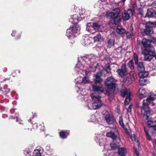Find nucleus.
Here are the masks:
<instances>
[{
  "mask_svg": "<svg viewBox=\"0 0 156 156\" xmlns=\"http://www.w3.org/2000/svg\"><path fill=\"white\" fill-rule=\"evenodd\" d=\"M147 81V80L144 79V78L140 77L139 82L140 85L142 86L146 84Z\"/></svg>",
  "mask_w": 156,
  "mask_h": 156,
  "instance_id": "473e14b6",
  "label": "nucleus"
},
{
  "mask_svg": "<svg viewBox=\"0 0 156 156\" xmlns=\"http://www.w3.org/2000/svg\"><path fill=\"white\" fill-rule=\"evenodd\" d=\"M142 44L144 48H146L147 49L148 47L151 45V42L150 41L144 38L142 40Z\"/></svg>",
  "mask_w": 156,
  "mask_h": 156,
  "instance_id": "a878e982",
  "label": "nucleus"
},
{
  "mask_svg": "<svg viewBox=\"0 0 156 156\" xmlns=\"http://www.w3.org/2000/svg\"><path fill=\"white\" fill-rule=\"evenodd\" d=\"M82 41V44L84 46H88L91 43L92 38L88 36H83Z\"/></svg>",
  "mask_w": 156,
  "mask_h": 156,
  "instance_id": "f3484780",
  "label": "nucleus"
},
{
  "mask_svg": "<svg viewBox=\"0 0 156 156\" xmlns=\"http://www.w3.org/2000/svg\"><path fill=\"white\" fill-rule=\"evenodd\" d=\"M33 155L34 156H41L40 151L39 150H35L34 152Z\"/></svg>",
  "mask_w": 156,
  "mask_h": 156,
  "instance_id": "f704fd0d",
  "label": "nucleus"
},
{
  "mask_svg": "<svg viewBox=\"0 0 156 156\" xmlns=\"http://www.w3.org/2000/svg\"><path fill=\"white\" fill-rule=\"evenodd\" d=\"M156 15L155 11L152 9H149L147 10L146 16L147 17H153Z\"/></svg>",
  "mask_w": 156,
  "mask_h": 156,
  "instance_id": "4be33fe9",
  "label": "nucleus"
},
{
  "mask_svg": "<svg viewBox=\"0 0 156 156\" xmlns=\"http://www.w3.org/2000/svg\"><path fill=\"white\" fill-rule=\"evenodd\" d=\"M152 156H156V155L155 154H153L152 155Z\"/></svg>",
  "mask_w": 156,
  "mask_h": 156,
  "instance_id": "69168bd1",
  "label": "nucleus"
},
{
  "mask_svg": "<svg viewBox=\"0 0 156 156\" xmlns=\"http://www.w3.org/2000/svg\"><path fill=\"white\" fill-rule=\"evenodd\" d=\"M96 119L95 116L94 115H92L91 116L89 121L94 122L95 120Z\"/></svg>",
  "mask_w": 156,
  "mask_h": 156,
  "instance_id": "37998d69",
  "label": "nucleus"
},
{
  "mask_svg": "<svg viewBox=\"0 0 156 156\" xmlns=\"http://www.w3.org/2000/svg\"><path fill=\"white\" fill-rule=\"evenodd\" d=\"M16 31L15 30H13L11 35L12 36L14 37L15 36Z\"/></svg>",
  "mask_w": 156,
  "mask_h": 156,
  "instance_id": "6e6d98bb",
  "label": "nucleus"
},
{
  "mask_svg": "<svg viewBox=\"0 0 156 156\" xmlns=\"http://www.w3.org/2000/svg\"><path fill=\"white\" fill-rule=\"evenodd\" d=\"M152 7L156 8V1L154 2L151 5Z\"/></svg>",
  "mask_w": 156,
  "mask_h": 156,
  "instance_id": "5fc2aeb1",
  "label": "nucleus"
},
{
  "mask_svg": "<svg viewBox=\"0 0 156 156\" xmlns=\"http://www.w3.org/2000/svg\"><path fill=\"white\" fill-rule=\"evenodd\" d=\"M134 151H135V154H136V156H139V154L138 153V151L137 150V149L136 148L134 147Z\"/></svg>",
  "mask_w": 156,
  "mask_h": 156,
  "instance_id": "603ef678",
  "label": "nucleus"
},
{
  "mask_svg": "<svg viewBox=\"0 0 156 156\" xmlns=\"http://www.w3.org/2000/svg\"><path fill=\"white\" fill-rule=\"evenodd\" d=\"M127 150L124 147H119L118 151V156H126Z\"/></svg>",
  "mask_w": 156,
  "mask_h": 156,
  "instance_id": "5701e85b",
  "label": "nucleus"
},
{
  "mask_svg": "<svg viewBox=\"0 0 156 156\" xmlns=\"http://www.w3.org/2000/svg\"><path fill=\"white\" fill-rule=\"evenodd\" d=\"M100 28V25L96 23H89L87 25V30L91 34L96 33Z\"/></svg>",
  "mask_w": 156,
  "mask_h": 156,
  "instance_id": "6e6552de",
  "label": "nucleus"
},
{
  "mask_svg": "<svg viewBox=\"0 0 156 156\" xmlns=\"http://www.w3.org/2000/svg\"><path fill=\"white\" fill-rule=\"evenodd\" d=\"M133 12L131 9H129L127 11L124 10L122 13V18L124 20H128L133 15Z\"/></svg>",
  "mask_w": 156,
  "mask_h": 156,
  "instance_id": "2eb2a0df",
  "label": "nucleus"
},
{
  "mask_svg": "<svg viewBox=\"0 0 156 156\" xmlns=\"http://www.w3.org/2000/svg\"><path fill=\"white\" fill-rule=\"evenodd\" d=\"M114 40L112 39H110L108 42V47L109 48H110L114 45Z\"/></svg>",
  "mask_w": 156,
  "mask_h": 156,
  "instance_id": "72a5a7b5",
  "label": "nucleus"
},
{
  "mask_svg": "<svg viewBox=\"0 0 156 156\" xmlns=\"http://www.w3.org/2000/svg\"><path fill=\"white\" fill-rule=\"evenodd\" d=\"M45 149L47 151H52L50 148V145H47L45 147Z\"/></svg>",
  "mask_w": 156,
  "mask_h": 156,
  "instance_id": "09e8293b",
  "label": "nucleus"
},
{
  "mask_svg": "<svg viewBox=\"0 0 156 156\" xmlns=\"http://www.w3.org/2000/svg\"><path fill=\"white\" fill-rule=\"evenodd\" d=\"M132 106L131 105H130L128 108L127 109V112H128L130 113L131 111V109L132 108Z\"/></svg>",
  "mask_w": 156,
  "mask_h": 156,
  "instance_id": "de8ad7c7",
  "label": "nucleus"
},
{
  "mask_svg": "<svg viewBox=\"0 0 156 156\" xmlns=\"http://www.w3.org/2000/svg\"><path fill=\"white\" fill-rule=\"evenodd\" d=\"M126 34L127 37L128 38L131 37L133 35V34L131 30L129 31H127L126 33Z\"/></svg>",
  "mask_w": 156,
  "mask_h": 156,
  "instance_id": "c9c22d12",
  "label": "nucleus"
},
{
  "mask_svg": "<svg viewBox=\"0 0 156 156\" xmlns=\"http://www.w3.org/2000/svg\"><path fill=\"white\" fill-rule=\"evenodd\" d=\"M110 146L113 149H115L116 147V145L114 143H112L110 144Z\"/></svg>",
  "mask_w": 156,
  "mask_h": 156,
  "instance_id": "8fccbe9b",
  "label": "nucleus"
},
{
  "mask_svg": "<svg viewBox=\"0 0 156 156\" xmlns=\"http://www.w3.org/2000/svg\"><path fill=\"white\" fill-rule=\"evenodd\" d=\"M147 124L148 126L154 127L156 126V121L150 120L147 122Z\"/></svg>",
  "mask_w": 156,
  "mask_h": 156,
  "instance_id": "2f4dec72",
  "label": "nucleus"
},
{
  "mask_svg": "<svg viewBox=\"0 0 156 156\" xmlns=\"http://www.w3.org/2000/svg\"><path fill=\"white\" fill-rule=\"evenodd\" d=\"M119 121L120 125L123 128L127 135H130V129H128L127 126H124L122 117L120 116L119 117Z\"/></svg>",
  "mask_w": 156,
  "mask_h": 156,
  "instance_id": "a211bd4d",
  "label": "nucleus"
},
{
  "mask_svg": "<svg viewBox=\"0 0 156 156\" xmlns=\"http://www.w3.org/2000/svg\"><path fill=\"white\" fill-rule=\"evenodd\" d=\"M20 37H21V35L20 34V35H18L16 37V38L17 39H18L20 38Z\"/></svg>",
  "mask_w": 156,
  "mask_h": 156,
  "instance_id": "bf43d9fd",
  "label": "nucleus"
},
{
  "mask_svg": "<svg viewBox=\"0 0 156 156\" xmlns=\"http://www.w3.org/2000/svg\"><path fill=\"white\" fill-rule=\"evenodd\" d=\"M152 55L153 56V57H154L156 58V53H155L154 54H153V55Z\"/></svg>",
  "mask_w": 156,
  "mask_h": 156,
  "instance_id": "680f3d73",
  "label": "nucleus"
},
{
  "mask_svg": "<svg viewBox=\"0 0 156 156\" xmlns=\"http://www.w3.org/2000/svg\"><path fill=\"white\" fill-rule=\"evenodd\" d=\"M102 80L98 74L94 75V81L91 82L93 91L105 93L107 92L105 89L102 87Z\"/></svg>",
  "mask_w": 156,
  "mask_h": 156,
  "instance_id": "7ed1b4c3",
  "label": "nucleus"
},
{
  "mask_svg": "<svg viewBox=\"0 0 156 156\" xmlns=\"http://www.w3.org/2000/svg\"><path fill=\"white\" fill-rule=\"evenodd\" d=\"M153 128L154 131L156 132V126H155Z\"/></svg>",
  "mask_w": 156,
  "mask_h": 156,
  "instance_id": "052dcab7",
  "label": "nucleus"
},
{
  "mask_svg": "<svg viewBox=\"0 0 156 156\" xmlns=\"http://www.w3.org/2000/svg\"><path fill=\"white\" fill-rule=\"evenodd\" d=\"M154 145L155 149L156 150V139L154 141Z\"/></svg>",
  "mask_w": 156,
  "mask_h": 156,
  "instance_id": "4d7b16f0",
  "label": "nucleus"
},
{
  "mask_svg": "<svg viewBox=\"0 0 156 156\" xmlns=\"http://www.w3.org/2000/svg\"><path fill=\"white\" fill-rule=\"evenodd\" d=\"M130 133H131V131L130 130V135H128L132 139V140L133 141H136V142L138 143V140H136L135 137V135L134 134H132L130 135Z\"/></svg>",
  "mask_w": 156,
  "mask_h": 156,
  "instance_id": "ea45409f",
  "label": "nucleus"
},
{
  "mask_svg": "<svg viewBox=\"0 0 156 156\" xmlns=\"http://www.w3.org/2000/svg\"><path fill=\"white\" fill-rule=\"evenodd\" d=\"M74 10L69 19V21L72 23H77L85 17L83 15L85 11L83 9H79L76 8Z\"/></svg>",
  "mask_w": 156,
  "mask_h": 156,
  "instance_id": "20e7f679",
  "label": "nucleus"
},
{
  "mask_svg": "<svg viewBox=\"0 0 156 156\" xmlns=\"http://www.w3.org/2000/svg\"><path fill=\"white\" fill-rule=\"evenodd\" d=\"M80 30L79 25L76 23L74 24L67 30L66 35L69 39L73 38L80 34Z\"/></svg>",
  "mask_w": 156,
  "mask_h": 156,
  "instance_id": "39448f33",
  "label": "nucleus"
},
{
  "mask_svg": "<svg viewBox=\"0 0 156 156\" xmlns=\"http://www.w3.org/2000/svg\"><path fill=\"white\" fill-rule=\"evenodd\" d=\"M122 0V2H124L126 1V0Z\"/></svg>",
  "mask_w": 156,
  "mask_h": 156,
  "instance_id": "338daca9",
  "label": "nucleus"
},
{
  "mask_svg": "<svg viewBox=\"0 0 156 156\" xmlns=\"http://www.w3.org/2000/svg\"><path fill=\"white\" fill-rule=\"evenodd\" d=\"M137 64L138 69L139 72L144 70L145 67L143 65V62H140L139 63H137V64Z\"/></svg>",
  "mask_w": 156,
  "mask_h": 156,
  "instance_id": "7c9ffc66",
  "label": "nucleus"
},
{
  "mask_svg": "<svg viewBox=\"0 0 156 156\" xmlns=\"http://www.w3.org/2000/svg\"><path fill=\"white\" fill-rule=\"evenodd\" d=\"M69 131L67 130L64 131L62 130L59 133V136L62 139H65L69 135Z\"/></svg>",
  "mask_w": 156,
  "mask_h": 156,
  "instance_id": "393cba45",
  "label": "nucleus"
},
{
  "mask_svg": "<svg viewBox=\"0 0 156 156\" xmlns=\"http://www.w3.org/2000/svg\"><path fill=\"white\" fill-rule=\"evenodd\" d=\"M117 72L119 75V76L121 77L126 75L127 73L126 65L123 64L121 66V69H118Z\"/></svg>",
  "mask_w": 156,
  "mask_h": 156,
  "instance_id": "dca6fc26",
  "label": "nucleus"
},
{
  "mask_svg": "<svg viewBox=\"0 0 156 156\" xmlns=\"http://www.w3.org/2000/svg\"><path fill=\"white\" fill-rule=\"evenodd\" d=\"M116 80L113 77H108L105 80V84L108 89L111 90L113 93L115 87Z\"/></svg>",
  "mask_w": 156,
  "mask_h": 156,
  "instance_id": "0eeeda50",
  "label": "nucleus"
},
{
  "mask_svg": "<svg viewBox=\"0 0 156 156\" xmlns=\"http://www.w3.org/2000/svg\"><path fill=\"white\" fill-rule=\"evenodd\" d=\"M116 32L119 34H121L125 32V30L122 27L118 26L116 28Z\"/></svg>",
  "mask_w": 156,
  "mask_h": 156,
  "instance_id": "cd10ccee",
  "label": "nucleus"
},
{
  "mask_svg": "<svg viewBox=\"0 0 156 156\" xmlns=\"http://www.w3.org/2000/svg\"><path fill=\"white\" fill-rule=\"evenodd\" d=\"M147 47H148V48H147V49L146 48H144V50L145 51V52H146V51L147 52L151 53L152 54H154V47L151 45H150L149 46H147ZM143 50H144V49Z\"/></svg>",
  "mask_w": 156,
  "mask_h": 156,
  "instance_id": "c756f323",
  "label": "nucleus"
},
{
  "mask_svg": "<svg viewBox=\"0 0 156 156\" xmlns=\"http://www.w3.org/2000/svg\"><path fill=\"white\" fill-rule=\"evenodd\" d=\"M142 53L144 55V59L145 61H150L153 58V56L145 52V51L144 50L143 48H142Z\"/></svg>",
  "mask_w": 156,
  "mask_h": 156,
  "instance_id": "6ab92c4d",
  "label": "nucleus"
},
{
  "mask_svg": "<svg viewBox=\"0 0 156 156\" xmlns=\"http://www.w3.org/2000/svg\"><path fill=\"white\" fill-rule=\"evenodd\" d=\"M145 27L144 29V32L146 35L152 34L153 33V27L156 26V23L155 22H147L145 24H142Z\"/></svg>",
  "mask_w": 156,
  "mask_h": 156,
  "instance_id": "1a4fd4ad",
  "label": "nucleus"
},
{
  "mask_svg": "<svg viewBox=\"0 0 156 156\" xmlns=\"http://www.w3.org/2000/svg\"><path fill=\"white\" fill-rule=\"evenodd\" d=\"M138 97L140 98H143L145 97L147 95L146 90L143 88H141L138 90Z\"/></svg>",
  "mask_w": 156,
  "mask_h": 156,
  "instance_id": "aec40b11",
  "label": "nucleus"
},
{
  "mask_svg": "<svg viewBox=\"0 0 156 156\" xmlns=\"http://www.w3.org/2000/svg\"><path fill=\"white\" fill-rule=\"evenodd\" d=\"M136 74L134 71H131L130 73V74L126 77L124 79L123 82L125 85H130L132 81L135 80V77Z\"/></svg>",
  "mask_w": 156,
  "mask_h": 156,
  "instance_id": "ddd939ff",
  "label": "nucleus"
},
{
  "mask_svg": "<svg viewBox=\"0 0 156 156\" xmlns=\"http://www.w3.org/2000/svg\"><path fill=\"white\" fill-rule=\"evenodd\" d=\"M155 99H156V94L153 93H151L147 95V98L143 101L141 111L143 117L146 119L151 118V115L148 105Z\"/></svg>",
  "mask_w": 156,
  "mask_h": 156,
  "instance_id": "f03ea898",
  "label": "nucleus"
},
{
  "mask_svg": "<svg viewBox=\"0 0 156 156\" xmlns=\"http://www.w3.org/2000/svg\"><path fill=\"white\" fill-rule=\"evenodd\" d=\"M98 57L91 55L87 57H81L78 58L79 61L76 64L75 70L79 74L83 76L90 75V72H94L96 69V64L94 63Z\"/></svg>",
  "mask_w": 156,
  "mask_h": 156,
  "instance_id": "f257e3e1",
  "label": "nucleus"
},
{
  "mask_svg": "<svg viewBox=\"0 0 156 156\" xmlns=\"http://www.w3.org/2000/svg\"><path fill=\"white\" fill-rule=\"evenodd\" d=\"M83 98H84V101H86L87 100V99L86 98H87V96L86 95H84Z\"/></svg>",
  "mask_w": 156,
  "mask_h": 156,
  "instance_id": "13d9d810",
  "label": "nucleus"
},
{
  "mask_svg": "<svg viewBox=\"0 0 156 156\" xmlns=\"http://www.w3.org/2000/svg\"><path fill=\"white\" fill-rule=\"evenodd\" d=\"M81 92V91L80 90H77V92L79 93H80V92Z\"/></svg>",
  "mask_w": 156,
  "mask_h": 156,
  "instance_id": "0e129e2a",
  "label": "nucleus"
},
{
  "mask_svg": "<svg viewBox=\"0 0 156 156\" xmlns=\"http://www.w3.org/2000/svg\"><path fill=\"white\" fill-rule=\"evenodd\" d=\"M4 89L5 90V91L8 92L10 90V89L9 88L7 85H5L4 86Z\"/></svg>",
  "mask_w": 156,
  "mask_h": 156,
  "instance_id": "49530a36",
  "label": "nucleus"
},
{
  "mask_svg": "<svg viewBox=\"0 0 156 156\" xmlns=\"http://www.w3.org/2000/svg\"><path fill=\"white\" fill-rule=\"evenodd\" d=\"M120 10L118 9H116L109 13L112 18L113 19L114 23L115 24H118L120 21L121 17L119 15Z\"/></svg>",
  "mask_w": 156,
  "mask_h": 156,
  "instance_id": "9b49d317",
  "label": "nucleus"
},
{
  "mask_svg": "<svg viewBox=\"0 0 156 156\" xmlns=\"http://www.w3.org/2000/svg\"><path fill=\"white\" fill-rule=\"evenodd\" d=\"M134 58L135 63L136 64L138 62V58L137 54L135 53L134 54Z\"/></svg>",
  "mask_w": 156,
  "mask_h": 156,
  "instance_id": "58836bf2",
  "label": "nucleus"
},
{
  "mask_svg": "<svg viewBox=\"0 0 156 156\" xmlns=\"http://www.w3.org/2000/svg\"><path fill=\"white\" fill-rule=\"evenodd\" d=\"M141 7H144L145 5V0H138Z\"/></svg>",
  "mask_w": 156,
  "mask_h": 156,
  "instance_id": "79ce46f5",
  "label": "nucleus"
},
{
  "mask_svg": "<svg viewBox=\"0 0 156 156\" xmlns=\"http://www.w3.org/2000/svg\"><path fill=\"white\" fill-rule=\"evenodd\" d=\"M149 73L147 71H141L139 73V75L140 77L145 78L148 75Z\"/></svg>",
  "mask_w": 156,
  "mask_h": 156,
  "instance_id": "c85d7f7f",
  "label": "nucleus"
},
{
  "mask_svg": "<svg viewBox=\"0 0 156 156\" xmlns=\"http://www.w3.org/2000/svg\"><path fill=\"white\" fill-rule=\"evenodd\" d=\"M41 126H42V127H41V128L40 129V130L42 131H44V124L43 123H42V124H41Z\"/></svg>",
  "mask_w": 156,
  "mask_h": 156,
  "instance_id": "3c124183",
  "label": "nucleus"
},
{
  "mask_svg": "<svg viewBox=\"0 0 156 156\" xmlns=\"http://www.w3.org/2000/svg\"><path fill=\"white\" fill-rule=\"evenodd\" d=\"M16 121L20 124L23 125V121L19 119L17 116H16Z\"/></svg>",
  "mask_w": 156,
  "mask_h": 156,
  "instance_id": "c03bdc74",
  "label": "nucleus"
},
{
  "mask_svg": "<svg viewBox=\"0 0 156 156\" xmlns=\"http://www.w3.org/2000/svg\"><path fill=\"white\" fill-rule=\"evenodd\" d=\"M23 153L26 156H31V152L27 150L24 151Z\"/></svg>",
  "mask_w": 156,
  "mask_h": 156,
  "instance_id": "a19ab883",
  "label": "nucleus"
},
{
  "mask_svg": "<svg viewBox=\"0 0 156 156\" xmlns=\"http://www.w3.org/2000/svg\"><path fill=\"white\" fill-rule=\"evenodd\" d=\"M118 132V130L116 128H115L113 132L112 130L111 131L107 132L106 134V136L107 137H110L113 140H115L116 139L117 136L115 134V133H116Z\"/></svg>",
  "mask_w": 156,
  "mask_h": 156,
  "instance_id": "412c9836",
  "label": "nucleus"
},
{
  "mask_svg": "<svg viewBox=\"0 0 156 156\" xmlns=\"http://www.w3.org/2000/svg\"><path fill=\"white\" fill-rule=\"evenodd\" d=\"M121 95L122 97L126 96L125 102V104L127 105L129 102L133 94L129 89L124 88L121 90Z\"/></svg>",
  "mask_w": 156,
  "mask_h": 156,
  "instance_id": "9d476101",
  "label": "nucleus"
},
{
  "mask_svg": "<svg viewBox=\"0 0 156 156\" xmlns=\"http://www.w3.org/2000/svg\"><path fill=\"white\" fill-rule=\"evenodd\" d=\"M127 64L128 67H129L131 69H132L134 68L133 62L132 60H129L128 63Z\"/></svg>",
  "mask_w": 156,
  "mask_h": 156,
  "instance_id": "e433bc0d",
  "label": "nucleus"
},
{
  "mask_svg": "<svg viewBox=\"0 0 156 156\" xmlns=\"http://www.w3.org/2000/svg\"><path fill=\"white\" fill-rule=\"evenodd\" d=\"M95 140L97 142L98 141L100 145H102L103 144L104 146V149L103 150V152H106L105 153H104V154L105 156H109V154L108 152V151H107L105 149V148L107 147V145L105 146L104 145V143L106 141V140L105 138H104L102 137H101L100 136H97L96 139Z\"/></svg>",
  "mask_w": 156,
  "mask_h": 156,
  "instance_id": "4468645a",
  "label": "nucleus"
},
{
  "mask_svg": "<svg viewBox=\"0 0 156 156\" xmlns=\"http://www.w3.org/2000/svg\"><path fill=\"white\" fill-rule=\"evenodd\" d=\"M76 81V87H77L78 89H79V87L78 86V84L80 85L81 83L85 84L88 83L90 82V79L88 77H82L81 76H80L77 79L75 80Z\"/></svg>",
  "mask_w": 156,
  "mask_h": 156,
  "instance_id": "f8f14e48",
  "label": "nucleus"
},
{
  "mask_svg": "<svg viewBox=\"0 0 156 156\" xmlns=\"http://www.w3.org/2000/svg\"><path fill=\"white\" fill-rule=\"evenodd\" d=\"M144 128L146 136H147V139L149 140H151V138L148 133V131L146 129L145 127H144Z\"/></svg>",
  "mask_w": 156,
  "mask_h": 156,
  "instance_id": "4c0bfd02",
  "label": "nucleus"
},
{
  "mask_svg": "<svg viewBox=\"0 0 156 156\" xmlns=\"http://www.w3.org/2000/svg\"><path fill=\"white\" fill-rule=\"evenodd\" d=\"M37 124L36 123H33V128L34 129H37Z\"/></svg>",
  "mask_w": 156,
  "mask_h": 156,
  "instance_id": "864d4df0",
  "label": "nucleus"
},
{
  "mask_svg": "<svg viewBox=\"0 0 156 156\" xmlns=\"http://www.w3.org/2000/svg\"><path fill=\"white\" fill-rule=\"evenodd\" d=\"M122 0V2H124L126 1V0Z\"/></svg>",
  "mask_w": 156,
  "mask_h": 156,
  "instance_id": "774afa93",
  "label": "nucleus"
},
{
  "mask_svg": "<svg viewBox=\"0 0 156 156\" xmlns=\"http://www.w3.org/2000/svg\"><path fill=\"white\" fill-rule=\"evenodd\" d=\"M100 0L102 2H105L106 0Z\"/></svg>",
  "mask_w": 156,
  "mask_h": 156,
  "instance_id": "e2e57ef3",
  "label": "nucleus"
},
{
  "mask_svg": "<svg viewBox=\"0 0 156 156\" xmlns=\"http://www.w3.org/2000/svg\"><path fill=\"white\" fill-rule=\"evenodd\" d=\"M105 119L107 122L109 124H112L114 122L113 117L109 114L106 115Z\"/></svg>",
  "mask_w": 156,
  "mask_h": 156,
  "instance_id": "b1692460",
  "label": "nucleus"
},
{
  "mask_svg": "<svg viewBox=\"0 0 156 156\" xmlns=\"http://www.w3.org/2000/svg\"><path fill=\"white\" fill-rule=\"evenodd\" d=\"M90 96L94 102L91 105L89 101L88 102L87 107L88 108L90 109L99 108L102 105L100 100V97L94 94H91Z\"/></svg>",
  "mask_w": 156,
  "mask_h": 156,
  "instance_id": "423d86ee",
  "label": "nucleus"
},
{
  "mask_svg": "<svg viewBox=\"0 0 156 156\" xmlns=\"http://www.w3.org/2000/svg\"><path fill=\"white\" fill-rule=\"evenodd\" d=\"M94 42H101L103 40L102 37L101 36V35L99 33L97 34L94 38Z\"/></svg>",
  "mask_w": 156,
  "mask_h": 156,
  "instance_id": "bb28decb",
  "label": "nucleus"
},
{
  "mask_svg": "<svg viewBox=\"0 0 156 156\" xmlns=\"http://www.w3.org/2000/svg\"><path fill=\"white\" fill-rule=\"evenodd\" d=\"M105 70L108 73L110 71V68L109 67V65L108 64L107 65H106L105 66Z\"/></svg>",
  "mask_w": 156,
  "mask_h": 156,
  "instance_id": "a18cd8bd",
  "label": "nucleus"
}]
</instances>
